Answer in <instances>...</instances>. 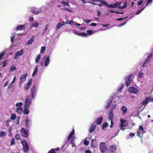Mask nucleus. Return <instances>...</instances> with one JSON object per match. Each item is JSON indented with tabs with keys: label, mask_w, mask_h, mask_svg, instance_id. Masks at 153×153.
Returning a JSON list of instances; mask_svg holds the SVG:
<instances>
[{
	"label": "nucleus",
	"mask_w": 153,
	"mask_h": 153,
	"mask_svg": "<svg viewBox=\"0 0 153 153\" xmlns=\"http://www.w3.org/2000/svg\"><path fill=\"white\" fill-rule=\"evenodd\" d=\"M127 17H126L125 18H117V20L118 21L122 20H123V19L127 18Z\"/></svg>",
	"instance_id": "obj_58"
},
{
	"label": "nucleus",
	"mask_w": 153,
	"mask_h": 153,
	"mask_svg": "<svg viewBox=\"0 0 153 153\" xmlns=\"http://www.w3.org/2000/svg\"><path fill=\"white\" fill-rule=\"evenodd\" d=\"M121 109L122 111V115H124L127 111V109L125 106H123L121 108Z\"/></svg>",
	"instance_id": "obj_18"
},
{
	"label": "nucleus",
	"mask_w": 153,
	"mask_h": 153,
	"mask_svg": "<svg viewBox=\"0 0 153 153\" xmlns=\"http://www.w3.org/2000/svg\"><path fill=\"white\" fill-rule=\"evenodd\" d=\"M30 86L27 85L25 86L24 87V89L25 91L27 90L30 88Z\"/></svg>",
	"instance_id": "obj_51"
},
{
	"label": "nucleus",
	"mask_w": 153,
	"mask_h": 153,
	"mask_svg": "<svg viewBox=\"0 0 153 153\" xmlns=\"http://www.w3.org/2000/svg\"><path fill=\"white\" fill-rule=\"evenodd\" d=\"M73 33L76 35H77L79 36H81L85 37H87L88 36V34L84 32L79 33L78 32H77L75 30H73Z\"/></svg>",
	"instance_id": "obj_9"
},
{
	"label": "nucleus",
	"mask_w": 153,
	"mask_h": 153,
	"mask_svg": "<svg viewBox=\"0 0 153 153\" xmlns=\"http://www.w3.org/2000/svg\"><path fill=\"white\" fill-rule=\"evenodd\" d=\"M37 70L38 66L37 65L35 66L34 69V71L32 74V76H33L36 74V72H37Z\"/></svg>",
	"instance_id": "obj_30"
},
{
	"label": "nucleus",
	"mask_w": 153,
	"mask_h": 153,
	"mask_svg": "<svg viewBox=\"0 0 153 153\" xmlns=\"http://www.w3.org/2000/svg\"><path fill=\"white\" fill-rule=\"evenodd\" d=\"M12 127H9L8 128V131L9 132V136H12Z\"/></svg>",
	"instance_id": "obj_32"
},
{
	"label": "nucleus",
	"mask_w": 153,
	"mask_h": 153,
	"mask_svg": "<svg viewBox=\"0 0 153 153\" xmlns=\"http://www.w3.org/2000/svg\"><path fill=\"white\" fill-rule=\"evenodd\" d=\"M16 69V68L15 65H12L10 67V70L12 71H14Z\"/></svg>",
	"instance_id": "obj_39"
},
{
	"label": "nucleus",
	"mask_w": 153,
	"mask_h": 153,
	"mask_svg": "<svg viewBox=\"0 0 153 153\" xmlns=\"http://www.w3.org/2000/svg\"><path fill=\"white\" fill-rule=\"evenodd\" d=\"M61 10H65L67 11H69V12H70V13H73V10H70L69 8H67L65 7V8H62V9H61Z\"/></svg>",
	"instance_id": "obj_31"
},
{
	"label": "nucleus",
	"mask_w": 153,
	"mask_h": 153,
	"mask_svg": "<svg viewBox=\"0 0 153 153\" xmlns=\"http://www.w3.org/2000/svg\"><path fill=\"white\" fill-rule=\"evenodd\" d=\"M23 109L22 107H17L16 108V111L18 113L21 114L22 111Z\"/></svg>",
	"instance_id": "obj_24"
},
{
	"label": "nucleus",
	"mask_w": 153,
	"mask_h": 153,
	"mask_svg": "<svg viewBox=\"0 0 153 153\" xmlns=\"http://www.w3.org/2000/svg\"><path fill=\"white\" fill-rule=\"evenodd\" d=\"M102 120L103 118L102 117H100L97 119L95 120V123L98 125L102 123Z\"/></svg>",
	"instance_id": "obj_16"
},
{
	"label": "nucleus",
	"mask_w": 153,
	"mask_h": 153,
	"mask_svg": "<svg viewBox=\"0 0 153 153\" xmlns=\"http://www.w3.org/2000/svg\"><path fill=\"white\" fill-rule=\"evenodd\" d=\"M146 6L144 7L143 8H142L140 10H138L137 12L135 13V14L136 15H138L142 11H143L145 8Z\"/></svg>",
	"instance_id": "obj_34"
},
{
	"label": "nucleus",
	"mask_w": 153,
	"mask_h": 153,
	"mask_svg": "<svg viewBox=\"0 0 153 153\" xmlns=\"http://www.w3.org/2000/svg\"><path fill=\"white\" fill-rule=\"evenodd\" d=\"M84 21L87 24H88L91 22V20H88V19H84Z\"/></svg>",
	"instance_id": "obj_52"
},
{
	"label": "nucleus",
	"mask_w": 153,
	"mask_h": 153,
	"mask_svg": "<svg viewBox=\"0 0 153 153\" xmlns=\"http://www.w3.org/2000/svg\"><path fill=\"white\" fill-rule=\"evenodd\" d=\"M152 53H150L148 56L146 60L145 61L148 63L150 61V59L152 57Z\"/></svg>",
	"instance_id": "obj_28"
},
{
	"label": "nucleus",
	"mask_w": 153,
	"mask_h": 153,
	"mask_svg": "<svg viewBox=\"0 0 153 153\" xmlns=\"http://www.w3.org/2000/svg\"><path fill=\"white\" fill-rule=\"evenodd\" d=\"M15 37V36H13L11 38V41L12 43H13L14 40V39Z\"/></svg>",
	"instance_id": "obj_57"
},
{
	"label": "nucleus",
	"mask_w": 153,
	"mask_h": 153,
	"mask_svg": "<svg viewBox=\"0 0 153 153\" xmlns=\"http://www.w3.org/2000/svg\"><path fill=\"white\" fill-rule=\"evenodd\" d=\"M39 23L37 22H35L32 24V26L35 27H37L39 25Z\"/></svg>",
	"instance_id": "obj_42"
},
{
	"label": "nucleus",
	"mask_w": 153,
	"mask_h": 153,
	"mask_svg": "<svg viewBox=\"0 0 153 153\" xmlns=\"http://www.w3.org/2000/svg\"><path fill=\"white\" fill-rule=\"evenodd\" d=\"M21 133L22 136L27 137L29 135V133L26 131L24 128H22L21 130Z\"/></svg>",
	"instance_id": "obj_5"
},
{
	"label": "nucleus",
	"mask_w": 153,
	"mask_h": 153,
	"mask_svg": "<svg viewBox=\"0 0 153 153\" xmlns=\"http://www.w3.org/2000/svg\"><path fill=\"white\" fill-rule=\"evenodd\" d=\"M22 103L21 102H20L16 103V105L17 106H18V107H22Z\"/></svg>",
	"instance_id": "obj_44"
},
{
	"label": "nucleus",
	"mask_w": 153,
	"mask_h": 153,
	"mask_svg": "<svg viewBox=\"0 0 153 153\" xmlns=\"http://www.w3.org/2000/svg\"><path fill=\"white\" fill-rule=\"evenodd\" d=\"M61 3L62 4L63 6H68L69 7H70V6L68 4V1L65 2L63 1H62Z\"/></svg>",
	"instance_id": "obj_26"
},
{
	"label": "nucleus",
	"mask_w": 153,
	"mask_h": 153,
	"mask_svg": "<svg viewBox=\"0 0 153 153\" xmlns=\"http://www.w3.org/2000/svg\"><path fill=\"white\" fill-rule=\"evenodd\" d=\"M113 114L112 111H110L108 114V118L109 120H112L113 119Z\"/></svg>",
	"instance_id": "obj_21"
},
{
	"label": "nucleus",
	"mask_w": 153,
	"mask_h": 153,
	"mask_svg": "<svg viewBox=\"0 0 153 153\" xmlns=\"http://www.w3.org/2000/svg\"><path fill=\"white\" fill-rule=\"evenodd\" d=\"M89 142L88 141H87V139H85L84 140V144L86 146H87L89 144Z\"/></svg>",
	"instance_id": "obj_48"
},
{
	"label": "nucleus",
	"mask_w": 153,
	"mask_h": 153,
	"mask_svg": "<svg viewBox=\"0 0 153 153\" xmlns=\"http://www.w3.org/2000/svg\"><path fill=\"white\" fill-rule=\"evenodd\" d=\"M128 91L130 93L133 94H136L138 92L137 89L132 87L129 88Z\"/></svg>",
	"instance_id": "obj_7"
},
{
	"label": "nucleus",
	"mask_w": 153,
	"mask_h": 153,
	"mask_svg": "<svg viewBox=\"0 0 153 153\" xmlns=\"http://www.w3.org/2000/svg\"><path fill=\"white\" fill-rule=\"evenodd\" d=\"M85 153H91V151L89 150H87L85 152Z\"/></svg>",
	"instance_id": "obj_64"
},
{
	"label": "nucleus",
	"mask_w": 153,
	"mask_h": 153,
	"mask_svg": "<svg viewBox=\"0 0 153 153\" xmlns=\"http://www.w3.org/2000/svg\"><path fill=\"white\" fill-rule=\"evenodd\" d=\"M138 130H140L141 131L143 132V133H145V132L143 129V127L141 126H139V128L138 129Z\"/></svg>",
	"instance_id": "obj_47"
},
{
	"label": "nucleus",
	"mask_w": 153,
	"mask_h": 153,
	"mask_svg": "<svg viewBox=\"0 0 153 153\" xmlns=\"http://www.w3.org/2000/svg\"><path fill=\"white\" fill-rule=\"evenodd\" d=\"M46 47L45 46L42 47L41 50V53H43L45 51Z\"/></svg>",
	"instance_id": "obj_45"
},
{
	"label": "nucleus",
	"mask_w": 153,
	"mask_h": 153,
	"mask_svg": "<svg viewBox=\"0 0 153 153\" xmlns=\"http://www.w3.org/2000/svg\"><path fill=\"white\" fill-rule=\"evenodd\" d=\"M15 137L17 140H20L19 135V134H16L15 136Z\"/></svg>",
	"instance_id": "obj_49"
},
{
	"label": "nucleus",
	"mask_w": 153,
	"mask_h": 153,
	"mask_svg": "<svg viewBox=\"0 0 153 153\" xmlns=\"http://www.w3.org/2000/svg\"><path fill=\"white\" fill-rule=\"evenodd\" d=\"M5 136V133L4 131H1V134L0 136L1 137H4Z\"/></svg>",
	"instance_id": "obj_38"
},
{
	"label": "nucleus",
	"mask_w": 153,
	"mask_h": 153,
	"mask_svg": "<svg viewBox=\"0 0 153 153\" xmlns=\"http://www.w3.org/2000/svg\"><path fill=\"white\" fill-rule=\"evenodd\" d=\"M92 1L94 2L98 1L100 3V4H97L95 2H90L89 3L93 5H97L99 7L102 6H106L108 7L111 8H116L117 6L116 4H108L107 2L104 0H92Z\"/></svg>",
	"instance_id": "obj_1"
},
{
	"label": "nucleus",
	"mask_w": 153,
	"mask_h": 153,
	"mask_svg": "<svg viewBox=\"0 0 153 153\" xmlns=\"http://www.w3.org/2000/svg\"><path fill=\"white\" fill-rule=\"evenodd\" d=\"M28 120H27L25 122V126L27 128H28Z\"/></svg>",
	"instance_id": "obj_50"
},
{
	"label": "nucleus",
	"mask_w": 153,
	"mask_h": 153,
	"mask_svg": "<svg viewBox=\"0 0 153 153\" xmlns=\"http://www.w3.org/2000/svg\"><path fill=\"white\" fill-rule=\"evenodd\" d=\"M91 146L92 147L96 148L97 146V143L96 141L94 139H93L92 140L91 143Z\"/></svg>",
	"instance_id": "obj_17"
},
{
	"label": "nucleus",
	"mask_w": 153,
	"mask_h": 153,
	"mask_svg": "<svg viewBox=\"0 0 153 153\" xmlns=\"http://www.w3.org/2000/svg\"><path fill=\"white\" fill-rule=\"evenodd\" d=\"M32 81H33L32 79V78H30L29 80V81L27 83V85L30 86L31 85V82H32Z\"/></svg>",
	"instance_id": "obj_46"
},
{
	"label": "nucleus",
	"mask_w": 153,
	"mask_h": 153,
	"mask_svg": "<svg viewBox=\"0 0 153 153\" xmlns=\"http://www.w3.org/2000/svg\"><path fill=\"white\" fill-rule=\"evenodd\" d=\"M35 36H32L30 39L27 42V44L29 45L31 44L33 42V41Z\"/></svg>",
	"instance_id": "obj_25"
},
{
	"label": "nucleus",
	"mask_w": 153,
	"mask_h": 153,
	"mask_svg": "<svg viewBox=\"0 0 153 153\" xmlns=\"http://www.w3.org/2000/svg\"><path fill=\"white\" fill-rule=\"evenodd\" d=\"M71 143L72 144V147H75V145L74 143V138H72L71 140Z\"/></svg>",
	"instance_id": "obj_35"
},
{
	"label": "nucleus",
	"mask_w": 153,
	"mask_h": 153,
	"mask_svg": "<svg viewBox=\"0 0 153 153\" xmlns=\"http://www.w3.org/2000/svg\"><path fill=\"white\" fill-rule=\"evenodd\" d=\"M5 53V51H4L0 53V60H1L2 59V57L4 55Z\"/></svg>",
	"instance_id": "obj_43"
},
{
	"label": "nucleus",
	"mask_w": 153,
	"mask_h": 153,
	"mask_svg": "<svg viewBox=\"0 0 153 153\" xmlns=\"http://www.w3.org/2000/svg\"><path fill=\"white\" fill-rule=\"evenodd\" d=\"M50 61V58L49 56H48L45 59L44 62V65L45 66H47L49 64Z\"/></svg>",
	"instance_id": "obj_19"
},
{
	"label": "nucleus",
	"mask_w": 153,
	"mask_h": 153,
	"mask_svg": "<svg viewBox=\"0 0 153 153\" xmlns=\"http://www.w3.org/2000/svg\"><path fill=\"white\" fill-rule=\"evenodd\" d=\"M31 11L32 13H34V14H35V13H36V10L35 9V8L33 9H32Z\"/></svg>",
	"instance_id": "obj_62"
},
{
	"label": "nucleus",
	"mask_w": 153,
	"mask_h": 153,
	"mask_svg": "<svg viewBox=\"0 0 153 153\" xmlns=\"http://www.w3.org/2000/svg\"><path fill=\"white\" fill-rule=\"evenodd\" d=\"M108 126V123L106 122H105L103 123L102 126V129L103 130H105V128L107 127Z\"/></svg>",
	"instance_id": "obj_29"
},
{
	"label": "nucleus",
	"mask_w": 153,
	"mask_h": 153,
	"mask_svg": "<svg viewBox=\"0 0 153 153\" xmlns=\"http://www.w3.org/2000/svg\"><path fill=\"white\" fill-rule=\"evenodd\" d=\"M30 93L32 98H34L35 97L36 94V88L34 85H33L31 89Z\"/></svg>",
	"instance_id": "obj_4"
},
{
	"label": "nucleus",
	"mask_w": 153,
	"mask_h": 153,
	"mask_svg": "<svg viewBox=\"0 0 153 153\" xmlns=\"http://www.w3.org/2000/svg\"><path fill=\"white\" fill-rule=\"evenodd\" d=\"M125 126L123 124H121L119 125L120 129L123 131H124L125 129V128H123V127Z\"/></svg>",
	"instance_id": "obj_40"
},
{
	"label": "nucleus",
	"mask_w": 153,
	"mask_h": 153,
	"mask_svg": "<svg viewBox=\"0 0 153 153\" xmlns=\"http://www.w3.org/2000/svg\"><path fill=\"white\" fill-rule=\"evenodd\" d=\"M23 113L24 114H27L29 113V111L27 109V107H24Z\"/></svg>",
	"instance_id": "obj_22"
},
{
	"label": "nucleus",
	"mask_w": 153,
	"mask_h": 153,
	"mask_svg": "<svg viewBox=\"0 0 153 153\" xmlns=\"http://www.w3.org/2000/svg\"><path fill=\"white\" fill-rule=\"evenodd\" d=\"M49 25L48 24H47L45 26V30H47L48 29V28L49 27Z\"/></svg>",
	"instance_id": "obj_59"
},
{
	"label": "nucleus",
	"mask_w": 153,
	"mask_h": 153,
	"mask_svg": "<svg viewBox=\"0 0 153 153\" xmlns=\"http://www.w3.org/2000/svg\"><path fill=\"white\" fill-rule=\"evenodd\" d=\"M96 125H95L94 124H93L90 127L89 130V131L90 132H92L95 129L96 127Z\"/></svg>",
	"instance_id": "obj_20"
},
{
	"label": "nucleus",
	"mask_w": 153,
	"mask_h": 153,
	"mask_svg": "<svg viewBox=\"0 0 153 153\" xmlns=\"http://www.w3.org/2000/svg\"><path fill=\"white\" fill-rule=\"evenodd\" d=\"M72 22V21H69L68 19L67 20L66 22H65V24H68L69 25H71V23Z\"/></svg>",
	"instance_id": "obj_53"
},
{
	"label": "nucleus",
	"mask_w": 153,
	"mask_h": 153,
	"mask_svg": "<svg viewBox=\"0 0 153 153\" xmlns=\"http://www.w3.org/2000/svg\"><path fill=\"white\" fill-rule=\"evenodd\" d=\"M120 120L121 122V124H124L126 122V120H125L120 119Z\"/></svg>",
	"instance_id": "obj_61"
},
{
	"label": "nucleus",
	"mask_w": 153,
	"mask_h": 153,
	"mask_svg": "<svg viewBox=\"0 0 153 153\" xmlns=\"http://www.w3.org/2000/svg\"><path fill=\"white\" fill-rule=\"evenodd\" d=\"M25 25H19L17 27L16 30H25Z\"/></svg>",
	"instance_id": "obj_12"
},
{
	"label": "nucleus",
	"mask_w": 153,
	"mask_h": 153,
	"mask_svg": "<svg viewBox=\"0 0 153 153\" xmlns=\"http://www.w3.org/2000/svg\"><path fill=\"white\" fill-rule=\"evenodd\" d=\"M48 153H56L54 149H51L48 152Z\"/></svg>",
	"instance_id": "obj_55"
},
{
	"label": "nucleus",
	"mask_w": 153,
	"mask_h": 153,
	"mask_svg": "<svg viewBox=\"0 0 153 153\" xmlns=\"http://www.w3.org/2000/svg\"><path fill=\"white\" fill-rule=\"evenodd\" d=\"M41 58V55L39 54L37 56L36 58L35 59V62L36 63H37L39 61V60Z\"/></svg>",
	"instance_id": "obj_33"
},
{
	"label": "nucleus",
	"mask_w": 153,
	"mask_h": 153,
	"mask_svg": "<svg viewBox=\"0 0 153 153\" xmlns=\"http://www.w3.org/2000/svg\"><path fill=\"white\" fill-rule=\"evenodd\" d=\"M87 34L91 35L93 33V31L92 30H88L87 31Z\"/></svg>",
	"instance_id": "obj_41"
},
{
	"label": "nucleus",
	"mask_w": 153,
	"mask_h": 153,
	"mask_svg": "<svg viewBox=\"0 0 153 153\" xmlns=\"http://www.w3.org/2000/svg\"><path fill=\"white\" fill-rule=\"evenodd\" d=\"M21 143L23 146L24 152H27L29 151V148L27 141L26 140H22L21 141Z\"/></svg>",
	"instance_id": "obj_2"
},
{
	"label": "nucleus",
	"mask_w": 153,
	"mask_h": 153,
	"mask_svg": "<svg viewBox=\"0 0 153 153\" xmlns=\"http://www.w3.org/2000/svg\"><path fill=\"white\" fill-rule=\"evenodd\" d=\"M35 9L36 10V13H35V14L37 15L39 13H41V10H40L39 9H38L36 8H35Z\"/></svg>",
	"instance_id": "obj_37"
},
{
	"label": "nucleus",
	"mask_w": 153,
	"mask_h": 153,
	"mask_svg": "<svg viewBox=\"0 0 153 153\" xmlns=\"http://www.w3.org/2000/svg\"><path fill=\"white\" fill-rule=\"evenodd\" d=\"M11 119L12 120H14L16 118V115L14 114H12L11 116Z\"/></svg>",
	"instance_id": "obj_36"
},
{
	"label": "nucleus",
	"mask_w": 153,
	"mask_h": 153,
	"mask_svg": "<svg viewBox=\"0 0 153 153\" xmlns=\"http://www.w3.org/2000/svg\"><path fill=\"white\" fill-rule=\"evenodd\" d=\"M117 149V146L116 145H111L109 146V151L111 152H113Z\"/></svg>",
	"instance_id": "obj_13"
},
{
	"label": "nucleus",
	"mask_w": 153,
	"mask_h": 153,
	"mask_svg": "<svg viewBox=\"0 0 153 153\" xmlns=\"http://www.w3.org/2000/svg\"><path fill=\"white\" fill-rule=\"evenodd\" d=\"M25 104L24 106L25 107H28V106L30 105L31 103V102L30 101H29L28 99L27 98H26L25 99Z\"/></svg>",
	"instance_id": "obj_15"
},
{
	"label": "nucleus",
	"mask_w": 153,
	"mask_h": 153,
	"mask_svg": "<svg viewBox=\"0 0 153 153\" xmlns=\"http://www.w3.org/2000/svg\"><path fill=\"white\" fill-rule=\"evenodd\" d=\"M65 24V22L64 21L59 22L57 25L56 26V29L57 30L59 29L62 26L64 25Z\"/></svg>",
	"instance_id": "obj_14"
},
{
	"label": "nucleus",
	"mask_w": 153,
	"mask_h": 153,
	"mask_svg": "<svg viewBox=\"0 0 153 153\" xmlns=\"http://www.w3.org/2000/svg\"><path fill=\"white\" fill-rule=\"evenodd\" d=\"M150 101L153 102V97L152 98L149 97H146L145 99L142 102L141 104L143 105H146Z\"/></svg>",
	"instance_id": "obj_6"
},
{
	"label": "nucleus",
	"mask_w": 153,
	"mask_h": 153,
	"mask_svg": "<svg viewBox=\"0 0 153 153\" xmlns=\"http://www.w3.org/2000/svg\"><path fill=\"white\" fill-rule=\"evenodd\" d=\"M138 76L139 77L142 78L143 76V74L142 73H140L139 74Z\"/></svg>",
	"instance_id": "obj_63"
},
{
	"label": "nucleus",
	"mask_w": 153,
	"mask_h": 153,
	"mask_svg": "<svg viewBox=\"0 0 153 153\" xmlns=\"http://www.w3.org/2000/svg\"><path fill=\"white\" fill-rule=\"evenodd\" d=\"M23 50L21 49L19 51L17 52L15 55L14 59H17L19 58L23 54Z\"/></svg>",
	"instance_id": "obj_8"
},
{
	"label": "nucleus",
	"mask_w": 153,
	"mask_h": 153,
	"mask_svg": "<svg viewBox=\"0 0 153 153\" xmlns=\"http://www.w3.org/2000/svg\"><path fill=\"white\" fill-rule=\"evenodd\" d=\"M145 133L141 131V132L138 131L137 133V136L140 137L142 138L143 137V134Z\"/></svg>",
	"instance_id": "obj_27"
},
{
	"label": "nucleus",
	"mask_w": 153,
	"mask_h": 153,
	"mask_svg": "<svg viewBox=\"0 0 153 153\" xmlns=\"http://www.w3.org/2000/svg\"><path fill=\"white\" fill-rule=\"evenodd\" d=\"M153 0H148L146 4V6H147L148 5V4L150 3H151L152 2Z\"/></svg>",
	"instance_id": "obj_60"
},
{
	"label": "nucleus",
	"mask_w": 153,
	"mask_h": 153,
	"mask_svg": "<svg viewBox=\"0 0 153 153\" xmlns=\"http://www.w3.org/2000/svg\"><path fill=\"white\" fill-rule=\"evenodd\" d=\"M131 75H130L126 78V83L127 86H129L131 83Z\"/></svg>",
	"instance_id": "obj_10"
},
{
	"label": "nucleus",
	"mask_w": 153,
	"mask_h": 153,
	"mask_svg": "<svg viewBox=\"0 0 153 153\" xmlns=\"http://www.w3.org/2000/svg\"><path fill=\"white\" fill-rule=\"evenodd\" d=\"M143 2V0H140L138 1L137 3V5L138 6H139L140 5H141Z\"/></svg>",
	"instance_id": "obj_56"
},
{
	"label": "nucleus",
	"mask_w": 153,
	"mask_h": 153,
	"mask_svg": "<svg viewBox=\"0 0 153 153\" xmlns=\"http://www.w3.org/2000/svg\"><path fill=\"white\" fill-rule=\"evenodd\" d=\"M28 75V74L26 73L25 74H22L20 77V80L22 82H24L25 81L27 76Z\"/></svg>",
	"instance_id": "obj_11"
},
{
	"label": "nucleus",
	"mask_w": 153,
	"mask_h": 153,
	"mask_svg": "<svg viewBox=\"0 0 153 153\" xmlns=\"http://www.w3.org/2000/svg\"><path fill=\"white\" fill-rule=\"evenodd\" d=\"M74 129H73L72 131L70 133L69 135H68V137L67 139L68 140H69L72 137L73 135H74Z\"/></svg>",
	"instance_id": "obj_23"
},
{
	"label": "nucleus",
	"mask_w": 153,
	"mask_h": 153,
	"mask_svg": "<svg viewBox=\"0 0 153 153\" xmlns=\"http://www.w3.org/2000/svg\"><path fill=\"white\" fill-rule=\"evenodd\" d=\"M15 140L14 138H13L12 139L11 142V145L12 146L15 144Z\"/></svg>",
	"instance_id": "obj_54"
},
{
	"label": "nucleus",
	"mask_w": 153,
	"mask_h": 153,
	"mask_svg": "<svg viewBox=\"0 0 153 153\" xmlns=\"http://www.w3.org/2000/svg\"><path fill=\"white\" fill-rule=\"evenodd\" d=\"M100 149L102 153L105 152L107 150V148L105 142H101L100 145Z\"/></svg>",
	"instance_id": "obj_3"
}]
</instances>
